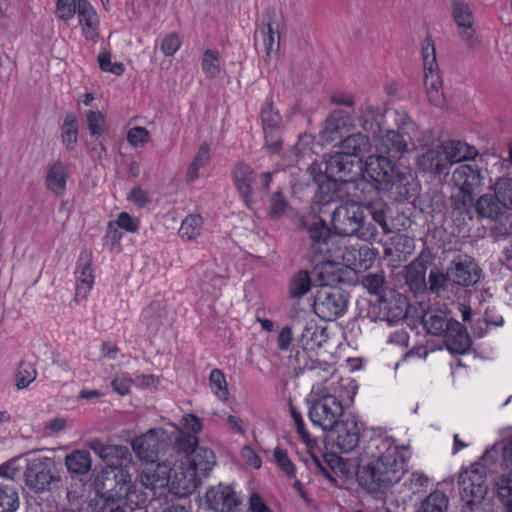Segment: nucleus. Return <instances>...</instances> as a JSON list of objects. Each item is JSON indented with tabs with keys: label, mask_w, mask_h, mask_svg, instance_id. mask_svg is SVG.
<instances>
[{
	"label": "nucleus",
	"mask_w": 512,
	"mask_h": 512,
	"mask_svg": "<svg viewBox=\"0 0 512 512\" xmlns=\"http://www.w3.org/2000/svg\"><path fill=\"white\" fill-rule=\"evenodd\" d=\"M311 240L314 241L315 250L322 252V244L326 247V251L336 261H340L344 268L353 271H364L369 269L377 256V252L365 245L346 244L343 240L327 236V229L323 225L314 224L309 229Z\"/></svg>",
	"instance_id": "4"
},
{
	"label": "nucleus",
	"mask_w": 512,
	"mask_h": 512,
	"mask_svg": "<svg viewBox=\"0 0 512 512\" xmlns=\"http://www.w3.org/2000/svg\"><path fill=\"white\" fill-rule=\"evenodd\" d=\"M150 133L145 127L135 126L127 131L126 140L133 148H143L149 141Z\"/></svg>",
	"instance_id": "54"
},
{
	"label": "nucleus",
	"mask_w": 512,
	"mask_h": 512,
	"mask_svg": "<svg viewBox=\"0 0 512 512\" xmlns=\"http://www.w3.org/2000/svg\"><path fill=\"white\" fill-rule=\"evenodd\" d=\"M87 125L93 137H100L107 131L105 115L99 110H91L87 113Z\"/></svg>",
	"instance_id": "50"
},
{
	"label": "nucleus",
	"mask_w": 512,
	"mask_h": 512,
	"mask_svg": "<svg viewBox=\"0 0 512 512\" xmlns=\"http://www.w3.org/2000/svg\"><path fill=\"white\" fill-rule=\"evenodd\" d=\"M263 45L267 56L275 53L279 47V33L271 23H268L261 29Z\"/></svg>",
	"instance_id": "51"
},
{
	"label": "nucleus",
	"mask_w": 512,
	"mask_h": 512,
	"mask_svg": "<svg viewBox=\"0 0 512 512\" xmlns=\"http://www.w3.org/2000/svg\"><path fill=\"white\" fill-rule=\"evenodd\" d=\"M98 63L102 71L115 75L123 74L125 68L120 62H112L110 53L103 52L98 55Z\"/></svg>",
	"instance_id": "58"
},
{
	"label": "nucleus",
	"mask_w": 512,
	"mask_h": 512,
	"mask_svg": "<svg viewBox=\"0 0 512 512\" xmlns=\"http://www.w3.org/2000/svg\"><path fill=\"white\" fill-rule=\"evenodd\" d=\"M97 493L102 497L118 500L120 504L130 509L140 508L146 503V495L132 485L130 473L120 474V478L113 482L111 489L101 488Z\"/></svg>",
	"instance_id": "12"
},
{
	"label": "nucleus",
	"mask_w": 512,
	"mask_h": 512,
	"mask_svg": "<svg viewBox=\"0 0 512 512\" xmlns=\"http://www.w3.org/2000/svg\"><path fill=\"white\" fill-rule=\"evenodd\" d=\"M348 296L339 288L322 287L314 299V311L323 320L331 321L342 316L347 309Z\"/></svg>",
	"instance_id": "10"
},
{
	"label": "nucleus",
	"mask_w": 512,
	"mask_h": 512,
	"mask_svg": "<svg viewBox=\"0 0 512 512\" xmlns=\"http://www.w3.org/2000/svg\"><path fill=\"white\" fill-rule=\"evenodd\" d=\"M426 268L420 261H413L405 269L406 283L411 289H419L425 284Z\"/></svg>",
	"instance_id": "48"
},
{
	"label": "nucleus",
	"mask_w": 512,
	"mask_h": 512,
	"mask_svg": "<svg viewBox=\"0 0 512 512\" xmlns=\"http://www.w3.org/2000/svg\"><path fill=\"white\" fill-rule=\"evenodd\" d=\"M261 123L265 138V148L270 153H277L282 148L281 133L283 119L271 101H266L261 108Z\"/></svg>",
	"instance_id": "14"
},
{
	"label": "nucleus",
	"mask_w": 512,
	"mask_h": 512,
	"mask_svg": "<svg viewBox=\"0 0 512 512\" xmlns=\"http://www.w3.org/2000/svg\"><path fill=\"white\" fill-rule=\"evenodd\" d=\"M232 180L245 205L252 209L257 199L256 174L245 163H238L232 171Z\"/></svg>",
	"instance_id": "19"
},
{
	"label": "nucleus",
	"mask_w": 512,
	"mask_h": 512,
	"mask_svg": "<svg viewBox=\"0 0 512 512\" xmlns=\"http://www.w3.org/2000/svg\"><path fill=\"white\" fill-rule=\"evenodd\" d=\"M445 344L452 354H465L471 347V340L466 329L457 320L450 322V329L446 331Z\"/></svg>",
	"instance_id": "27"
},
{
	"label": "nucleus",
	"mask_w": 512,
	"mask_h": 512,
	"mask_svg": "<svg viewBox=\"0 0 512 512\" xmlns=\"http://www.w3.org/2000/svg\"><path fill=\"white\" fill-rule=\"evenodd\" d=\"M290 412L292 416V420L295 426V429L307 447H313L315 445L314 439L310 436L309 432L305 428V423L301 416V413L296 410L293 405H290Z\"/></svg>",
	"instance_id": "55"
},
{
	"label": "nucleus",
	"mask_w": 512,
	"mask_h": 512,
	"mask_svg": "<svg viewBox=\"0 0 512 512\" xmlns=\"http://www.w3.org/2000/svg\"><path fill=\"white\" fill-rule=\"evenodd\" d=\"M495 197L504 208L512 210V177H500L493 184Z\"/></svg>",
	"instance_id": "46"
},
{
	"label": "nucleus",
	"mask_w": 512,
	"mask_h": 512,
	"mask_svg": "<svg viewBox=\"0 0 512 512\" xmlns=\"http://www.w3.org/2000/svg\"><path fill=\"white\" fill-rule=\"evenodd\" d=\"M446 150V156L450 161V166L463 161L473 160L477 155V149L461 140L443 141Z\"/></svg>",
	"instance_id": "31"
},
{
	"label": "nucleus",
	"mask_w": 512,
	"mask_h": 512,
	"mask_svg": "<svg viewBox=\"0 0 512 512\" xmlns=\"http://www.w3.org/2000/svg\"><path fill=\"white\" fill-rule=\"evenodd\" d=\"M201 69L207 78L213 79L221 73L220 54L217 50L206 49L201 57Z\"/></svg>",
	"instance_id": "43"
},
{
	"label": "nucleus",
	"mask_w": 512,
	"mask_h": 512,
	"mask_svg": "<svg viewBox=\"0 0 512 512\" xmlns=\"http://www.w3.org/2000/svg\"><path fill=\"white\" fill-rule=\"evenodd\" d=\"M77 4L76 0H57V16L63 21L71 20L77 12Z\"/></svg>",
	"instance_id": "59"
},
{
	"label": "nucleus",
	"mask_w": 512,
	"mask_h": 512,
	"mask_svg": "<svg viewBox=\"0 0 512 512\" xmlns=\"http://www.w3.org/2000/svg\"><path fill=\"white\" fill-rule=\"evenodd\" d=\"M449 500L447 495L439 490L430 493L414 512H447Z\"/></svg>",
	"instance_id": "39"
},
{
	"label": "nucleus",
	"mask_w": 512,
	"mask_h": 512,
	"mask_svg": "<svg viewBox=\"0 0 512 512\" xmlns=\"http://www.w3.org/2000/svg\"><path fill=\"white\" fill-rule=\"evenodd\" d=\"M485 176L482 169L474 163L461 164L452 174L454 185L468 198L473 200V194L484 185Z\"/></svg>",
	"instance_id": "17"
},
{
	"label": "nucleus",
	"mask_w": 512,
	"mask_h": 512,
	"mask_svg": "<svg viewBox=\"0 0 512 512\" xmlns=\"http://www.w3.org/2000/svg\"><path fill=\"white\" fill-rule=\"evenodd\" d=\"M67 428V420L64 416H56L47 420L44 424L45 434L48 436L59 435Z\"/></svg>",
	"instance_id": "64"
},
{
	"label": "nucleus",
	"mask_w": 512,
	"mask_h": 512,
	"mask_svg": "<svg viewBox=\"0 0 512 512\" xmlns=\"http://www.w3.org/2000/svg\"><path fill=\"white\" fill-rule=\"evenodd\" d=\"M453 18L458 26L459 34L468 46L474 47L477 43L474 30V17L470 6L464 2L453 3Z\"/></svg>",
	"instance_id": "24"
},
{
	"label": "nucleus",
	"mask_w": 512,
	"mask_h": 512,
	"mask_svg": "<svg viewBox=\"0 0 512 512\" xmlns=\"http://www.w3.org/2000/svg\"><path fill=\"white\" fill-rule=\"evenodd\" d=\"M422 57L427 98L432 105L441 107L445 103L443 81L436 62L435 47L429 38L423 42Z\"/></svg>",
	"instance_id": "7"
},
{
	"label": "nucleus",
	"mask_w": 512,
	"mask_h": 512,
	"mask_svg": "<svg viewBox=\"0 0 512 512\" xmlns=\"http://www.w3.org/2000/svg\"><path fill=\"white\" fill-rule=\"evenodd\" d=\"M356 390L354 380L342 379L336 375H330L323 383L314 385L311 391L313 400L308 412L312 424L323 431H332L342 421V402L353 401Z\"/></svg>",
	"instance_id": "3"
},
{
	"label": "nucleus",
	"mask_w": 512,
	"mask_h": 512,
	"mask_svg": "<svg viewBox=\"0 0 512 512\" xmlns=\"http://www.w3.org/2000/svg\"><path fill=\"white\" fill-rule=\"evenodd\" d=\"M61 130L63 145L67 149H74L78 139V120L74 113L66 114Z\"/></svg>",
	"instance_id": "41"
},
{
	"label": "nucleus",
	"mask_w": 512,
	"mask_h": 512,
	"mask_svg": "<svg viewBox=\"0 0 512 512\" xmlns=\"http://www.w3.org/2000/svg\"><path fill=\"white\" fill-rule=\"evenodd\" d=\"M288 203L281 192H275L270 198L269 213L273 218H279L284 215Z\"/></svg>",
	"instance_id": "61"
},
{
	"label": "nucleus",
	"mask_w": 512,
	"mask_h": 512,
	"mask_svg": "<svg viewBox=\"0 0 512 512\" xmlns=\"http://www.w3.org/2000/svg\"><path fill=\"white\" fill-rule=\"evenodd\" d=\"M326 329L314 321L307 322L299 337L301 348L307 352H316L327 341Z\"/></svg>",
	"instance_id": "30"
},
{
	"label": "nucleus",
	"mask_w": 512,
	"mask_h": 512,
	"mask_svg": "<svg viewBox=\"0 0 512 512\" xmlns=\"http://www.w3.org/2000/svg\"><path fill=\"white\" fill-rule=\"evenodd\" d=\"M182 46V39L176 32L165 34L160 39V50L166 57L174 56Z\"/></svg>",
	"instance_id": "52"
},
{
	"label": "nucleus",
	"mask_w": 512,
	"mask_h": 512,
	"mask_svg": "<svg viewBox=\"0 0 512 512\" xmlns=\"http://www.w3.org/2000/svg\"><path fill=\"white\" fill-rule=\"evenodd\" d=\"M203 220L200 215L190 214L186 216L179 228V236L184 241H194L200 234L202 229Z\"/></svg>",
	"instance_id": "40"
},
{
	"label": "nucleus",
	"mask_w": 512,
	"mask_h": 512,
	"mask_svg": "<svg viewBox=\"0 0 512 512\" xmlns=\"http://www.w3.org/2000/svg\"><path fill=\"white\" fill-rule=\"evenodd\" d=\"M211 393L221 402H227L230 398L228 383L221 369L214 368L209 374L208 381Z\"/></svg>",
	"instance_id": "38"
},
{
	"label": "nucleus",
	"mask_w": 512,
	"mask_h": 512,
	"mask_svg": "<svg viewBox=\"0 0 512 512\" xmlns=\"http://www.w3.org/2000/svg\"><path fill=\"white\" fill-rule=\"evenodd\" d=\"M205 499L208 508L215 512H233L239 504L233 489L223 485L208 489Z\"/></svg>",
	"instance_id": "23"
},
{
	"label": "nucleus",
	"mask_w": 512,
	"mask_h": 512,
	"mask_svg": "<svg viewBox=\"0 0 512 512\" xmlns=\"http://www.w3.org/2000/svg\"><path fill=\"white\" fill-rule=\"evenodd\" d=\"M274 460L278 467L289 477H295V466L289 459L287 452L281 448L274 450Z\"/></svg>",
	"instance_id": "60"
},
{
	"label": "nucleus",
	"mask_w": 512,
	"mask_h": 512,
	"mask_svg": "<svg viewBox=\"0 0 512 512\" xmlns=\"http://www.w3.org/2000/svg\"><path fill=\"white\" fill-rule=\"evenodd\" d=\"M407 135L394 130H381L377 134L376 148L382 153L402 154L408 150Z\"/></svg>",
	"instance_id": "28"
},
{
	"label": "nucleus",
	"mask_w": 512,
	"mask_h": 512,
	"mask_svg": "<svg viewBox=\"0 0 512 512\" xmlns=\"http://www.w3.org/2000/svg\"><path fill=\"white\" fill-rule=\"evenodd\" d=\"M76 291L75 301L85 300L91 292L94 285V270L92 268V253L84 250L80 253L76 269Z\"/></svg>",
	"instance_id": "20"
},
{
	"label": "nucleus",
	"mask_w": 512,
	"mask_h": 512,
	"mask_svg": "<svg viewBox=\"0 0 512 512\" xmlns=\"http://www.w3.org/2000/svg\"><path fill=\"white\" fill-rule=\"evenodd\" d=\"M65 466L68 472L76 475L88 473L92 467L90 452L84 449H77L67 454L65 457Z\"/></svg>",
	"instance_id": "34"
},
{
	"label": "nucleus",
	"mask_w": 512,
	"mask_h": 512,
	"mask_svg": "<svg viewBox=\"0 0 512 512\" xmlns=\"http://www.w3.org/2000/svg\"><path fill=\"white\" fill-rule=\"evenodd\" d=\"M448 276L452 283L464 287L478 283L481 278L478 265L467 255H460L451 262Z\"/></svg>",
	"instance_id": "18"
},
{
	"label": "nucleus",
	"mask_w": 512,
	"mask_h": 512,
	"mask_svg": "<svg viewBox=\"0 0 512 512\" xmlns=\"http://www.w3.org/2000/svg\"><path fill=\"white\" fill-rule=\"evenodd\" d=\"M18 507L17 490L13 486L0 483V512H15Z\"/></svg>",
	"instance_id": "47"
},
{
	"label": "nucleus",
	"mask_w": 512,
	"mask_h": 512,
	"mask_svg": "<svg viewBox=\"0 0 512 512\" xmlns=\"http://www.w3.org/2000/svg\"><path fill=\"white\" fill-rule=\"evenodd\" d=\"M363 171L360 158L340 151L331 155L325 163L328 177L342 182H352Z\"/></svg>",
	"instance_id": "15"
},
{
	"label": "nucleus",
	"mask_w": 512,
	"mask_h": 512,
	"mask_svg": "<svg viewBox=\"0 0 512 512\" xmlns=\"http://www.w3.org/2000/svg\"><path fill=\"white\" fill-rule=\"evenodd\" d=\"M311 289V279L307 271L297 272L289 282L288 294L291 298H301Z\"/></svg>",
	"instance_id": "45"
},
{
	"label": "nucleus",
	"mask_w": 512,
	"mask_h": 512,
	"mask_svg": "<svg viewBox=\"0 0 512 512\" xmlns=\"http://www.w3.org/2000/svg\"><path fill=\"white\" fill-rule=\"evenodd\" d=\"M86 445L107 464L95 479L96 491L101 488L111 489L113 482L120 478V474L129 473L132 456L127 447L106 445L98 439H92Z\"/></svg>",
	"instance_id": "6"
},
{
	"label": "nucleus",
	"mask_w": 512,
	"mask_h": 512,
	"mask_svg": "<svg viewBox=\"0 0 512 512\" xmlns=\"http://www.w3.org/2000/svg\"><path fill=\"white\" fill-rule=\"evenodd\" d=\"M115 224L125 230L128 233H136L139 230V220L135 217H132L127 212H121L118 214Z\"/></svg>",
	"instance_id": "63"
},
{
	"label": "nucleus",
	"mask_w": 512,
	"mask_h": 512,
	"mask_svg": "<svg viewBox=\"0 0 512 512\" xmlns=\"http://www.w3.org/2000/svg\"><path fill=\"white\" fill-rule=\"evenodd\" d=\"M497 497L506 505L507 512H512V472L500 475L495 480Z\"/></svg>",
	"instance_id": "44"
},
{
	"label": "nucleus",
	"mask_w": 512,
	"mask_h": 512,
	"mask_svg": "<svg viewBox=\"0 0 512 512\" xmlns=\"http://www.w3.org/2000/svg\"><path fill=\"white\" fill-rule=\"evenodd\" d=\"M417 167L423 172L435 175L447 173L451 166L446 156L444 143L436 144L422 153L417 158Z\"/></svg>",
	"instance_id": "22"
},
{
	"label": "nucleus",
	"mask_w": 512,
	"mask_h": 512,
	"mask_svg": "<svg viewBox=\"0 0 512 512\" xmlns=\"http://www.w3.org/2000/svg\"><path fill=\"white\" fill-rule=\"evenodd\" d=\"M198 439L178 438L176 449L161 463H150L141 472V483L150 490L167 489L182 498L191 495L202 476L213 469L216 458L211 449L197 447Z\"/></svg>",
	"instance_id": "1"
},
{
	"label": "nucleus",
	"mask_w": 512,
	"mask_h": 512,
	"mask_svg": "<svg viewBox=\"0 0 512 512\" xmlns=\"http://www.w3.org/2000/svg\"><path fill=\"white\" fill-rule=\"evenodd\" d=\"M476 211L482 218L497 219L502 214L504 206L495 197V194H484L476 202Z\"/></svg>",
	"instance_id": "36"
},
{
	"label": "nucleus",
	"mask_w": 512,
	"mask_h": 512,
	"mask_svg": "<svg viewBox=\"0 0 512 512\" xmlns=\"http://www.w3.org/2000/svg\"><path fill=\"white\" fill-rule=\"evenodd\" d=\"M365 213L361 204L355 201L344 202L333 210L331 214V227L336 235L354 237L362 228Z\"/></svg>",
	"instance_id": "8"
},
{
	"label": "nucleus",
	"mask_w": 512,
	"mask_h": 512,
	"mask_svg": "<svg viewBox=\"0 0 512 512\" xmlns=\"http://www.w3.org/2000/svg\"><path fill=\"white\" fill-rule=\"evenodd\" d=\"M55 462L52 458L40 456L27 462L24 482L28 489L40 493L46 491L54 480Z\"/></svg>",
	"instance_id": "11"
},
{
	"label": "nucleus",
	"mask_w": 512,
	"mask_h": 512,
	"mask_svg": "<svg viewBox=\"0 0 512 512\" xmlns=\"http://www.w3.org/2000/svg\"><path fill=\"white\" fill-rule=\"evenodd\" d=\"M222 424L236 434H245L247 427L245 421L237 415L227 414L220 416Z\"/></svg>",
	"instance_id": "62"
},
{
	"label": "nucleus",
	"mask_w": 512,
	"mask_h": 512,
	"mask_svg": "<svg viewBox=\"0 0 512 512\" xmlns=\"http://www.w3.org/2000/svg\"><path fill=\"white\" fill-rule=\"evenodd\" d=\"M459 512H494L493 503L488 497L486 468L481 463H473L462 470L458 478Z\"/></svg>",
	"instance_id": "5"
},
{
	"label": "nucleus",
	"mask_w": 512,
	"mask_h": 512,
	"mask_svg": "<svg viewBox=\"0 0 512 512\" xmlns=\"http://www.w3.org/2000/svg\"><path fill=\"white\" fill-rule=\"evenodd\" d=\"M428 483L429 479L425 474L420 472H413L404 482V487L410 493V495H416L426 491Z\"/></svg>",
	"instance_id": "53"
},
{
	"label": "nucleus",
	"mask_w": 512,
	"mask_h": 512,
	"mask_svg": "<svg viewBox=\"0 0 512 512\" xmlns=\"http://www.w3.org/2000/svg\"><path fill=\"white\" fill-rule=\"evenodd\" d=\"M414 240L405 234H396L385 244L384 254L387 256L397 254L398 258L406 257L414 252Z\"/></svg>",
	"instance_id": "35"
},
{
	"label": "nucleus",
	"mask_w": 512,
	"mask_h": 512,
	"mask_svg": "<svg viewBox=\"0 0 512 512\" xmlns=\"http://www.w3.org/2000/svg\"><path fill=\"white\" fill-rule=\"evenodd\" d=\"M407 450L386 434L371 437L358 468L359 484L373 493L398 483L406 472Z\"/></svg>",
	"instance_id": "2"
},
{
	"label": "nucleus",
	"mask_w": 512,
	"mask_h": 512,
	"mask_svg": "<svg viewBox=\"0 0 512 512\" xmlns=\"http://www.w3.org/2000/svg\"><path fill=\"white\" fill-rule=\"evenodd\" d=\"M322 252L315 250L314 241L312 240V249L315 253L322 255L318 259L314 267L315 280L322 287H333L335 284L343 281L344 267L340 261H336L330 252L326 251V247L322 244Z\"/></svg>",
	"instance_id": "16"
},
{
	"label": "nucleus",
	"mask_w": 512,
	"mask_h": 512,
	"mask_svg": "<svg viewBox=\"0 0 512 512\" xmlns=\"http://www.w3.org/2000/svg\"><path fill=\"white\" fill-rule=\"evenodd\" d=\"M20 460L21 456L19 455L0 464V477L8 480H14L22 469Z\"/></svg>",
	"instance_id": "56"
},
{
	"label": "nucleus",
	"mask_w": 512,
	"mask_h": 512,
	"mask_svg": "<svg viewBox=\"0 0 512 512\" xmlns=\"http://www.w3.org/2000/svg\"><path fill=\"white\" fill-rule=\"evenodd\" d=\"M168 437L163 429H150L132 442L137 457L144 462L142 470L150 463H156L158 453L167 446Z\"/></svg>",
	"instance_id": "13"
},
{
	"label": "nucleus",
	"mask_w": 512,
	"mask_h": 512,
	"mask_svg": "<svg viewBox=\"0 0 512 512\" xmlns=\"http://www.w3.org/2000/svg\"><path fill=\"white\" fill-rule=\"evenodd\" d=\"M336 437L333 439L335 446L341 453L353 451L359 442V428L354 419H345L340 421L332 429Z\"/></svg>",
	"instance_id": "25"
},
{
	"label": "nucleus",
	"mask_w": 512,
	"mask_h": 512,
	"mask_svg": "<svg viewBox=\"0 0 512 512\" xmlns=\"http://www.w3.org/2000/svg\"><path fill=\"white\" fill-rule=\"evenodd\" d=\"M381 110L378 106L365 102L360 107V125L365 131H375L379 125Z\"/></svg>",
	"instance_id": "42"
},
{
	"label": "nucleus",
	"mask_w": 512,
	"mask_h": 512,
	"mask_svg": "<svg viewBox=\"0 0 512 512\" xmlns=\"http://www.w3.org/2000/svg\"><path fill=\"white\" fill-rule=\"evenodd\" d=\"M339 148L342 153L360 158V155L368 150L369 140L361 133L352 134L341 141Z\"/></svg>",
	"instance_id": "37"
},
{
	"label": "nucleus",
	"mask_w": 512,
	"mask_h": 512,
	"mask_svg": "<svg viewBox=\"0 0 512 512\" xmlns=\"http://www.w3.org/2000/svg\"><path fill=\"white\" fill-rule=\"evenodd\" d=\"M37 370L34 364L21 362L15 375V386L17 390H23L29 387L37 378Z\"/></svg>",
	"instance_id": "49"
},
{
	"label": "nucleus",
	"mask_w": 512,
	"mask_h": 512,
	"mask_svg": "<svg viewBox=\"0 0 512 512\" xmlns=\"http://www.w3.org/2000/svg\"><path fill=\"white\" fill-rule=\"evenodd\" d=\"M452 318H447L442 310L429 309L422 318L424 328L432 335H442L450 329V322Z\"/></svg>",
	"instance_id": "32"
},
{
	"label": "nucleus",
	"mask_w": 512,
	"mask_h": 512,
	"mask_svg": "<svg viewBox=\"0 0 512 512\" xmlns=\"http://www.w3.org/2000/svg\"><path fill=\"white\" fill-rule=\"evenodd\" d=\"M69 177V167L57 161L49 166L45 175L46 188L56 196H63L66 191V184Z\"/></svg>",
	"instance_id": "29"
},
{
	"label": "nucleus",
	"mask_w": 512,
	"mask_h": 512,
	"mask_svg": "<svg viewBox=\"0 0 512 512\" xmlns=\"http://www.w3.org/2000/svg\"><path fill=\"white\" fill-rule=\"evenodd\" d=\"M429 288L432 292H438L447 286L448 282H451L448 271L444 273L439 268H433L429 274Z\"/></svg>",
	"instance_id": "57"
},
{
	"label": "nucleus",
	"mask_w": 512,
	"mask_h": 512,
	"mask_svg": "<svg viewBox=\"0 0 512 512\" xmlns=\"http://www.w3.org/2000/svg\"><path fill=\"white\" fill-rule=\"evenodd\" d=\"M77 14L83 36L87 40L96 41L99 35V18L95 9L87 0H79Z\"/></svg>",
	"instance_id": "26"
},
{
	"label": "nucleus",
	"mask_w": 512,
	"mask_h": 512,
	"mask_svg": "<svg viewBox=\"0 0 512 512\" xmlns=\"http://www.w3.org/2000/svg\"><path fill=\"white\" fill-rule=\"evenodd\" d=\"M362 173L383 188L400 185L405 180L396 164L381 155H370L363 166Z\"/></svg>",
	"instance_id": "9"
},
{
	"label": "nucleus",
	"mask_w": 512,
	"mask_h": 512,
	"mask_svg": "<svg viewBox=\"0 0 512 512\" xmlns=\"http://www.w3.org/2000/svg\"><path fill=\"white\" fill-rule=\"evenodd\" d=\"M362 284L364 288L371 294L379 295L380 302L384 309L389 310V315L393 318L402 317L405 313V304L406 300L401 294H395L394 298L396 301L395 308H390L385 296L383 295L385 291V278L379 274H369L365 276L362 280Z\"/></svg>",
	"instance_id": "21"
},
{
	"label": "nucleus",
	"mask_w": 512,
	"mask_h": 512,
	"mask_svg": "<svg viewBox=\"0 0 512 512\" xmlns=\"http://www.w3.org/2000/svg\"><path fill=\"white\" fill-rule=\"evenodd\" d=\"M211 157V146L206 142L202 143L187 167L186 181L188 183H193L200 177V170L209 164Z\"/></svg>",
	"instance_id": "33"
}]
</instances>
